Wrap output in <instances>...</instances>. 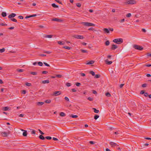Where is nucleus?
Instances as JSON below:
<instances>
[{"label": "nucleus", "instance_id": "1", "mask_svg": "<svg viewBox=\"0 0 151 151\" xmlns=\"http://www.w3.org/2000/svg\"><path fill=\"white\" fill-rule=\"evenodd\" d=\"M113 42L118 44H120L123 42V40L122 38H117L114 40Z\"/></svg>", "mask_w": 151, "mask_h": 151}, {"label": "nucleus", "instance_id": "2", "mask_svg": "<svg viewBox=\"0 0 151 151\" xmlns=\"http://www.w3.org/2000/svg\"><path fill=\"white\" fill-rule=\"evenodd\" d=\"M10 132L8 131L6 132H3L1 133V134L2 136L3 137H7L10 134Z\"/></svg>", "mask_w": 151, "mask_h": 151}, {"label": "nucleus", "instance_id": "3", "mask_svg": "<svg viewBox=\"0 0 151 151\" xmlns=\"http://www.w3.org/2000/svg\"><path fill=\"white\" fill-rule=\"evenodd\" d=\"M126 3L129 4H134L136 3V1L134 0H128L126 2Z\"/></svg>", "mask_w": 151, "mask_h": 151}, {"label": "nucleus", "instance_id": "4", "mask_svg": "<svg viewBox=\"0 0 151 151\" xmlns=\"http://www.w3.org/2000/svg\"><path fill=\"white\" fill-rule=\"evenodd\" d=\"M134 47L136 49L140 50H142L143 49V47L142 46H140L137 45H135L134 46Z\"/></svg>", "mask_w": 151, "mask_h": 151}, {"label": "nucleus", "instance_id": "5", "mask_svg": "<svg viewBox=\"0 0 151 151\" xmlns=\"http://www.w3.org/2000/svg\"><path fill=\"white\" fill-rule=\"evenodd\" d=\"M73 37L77 39H83L84 38L83 36L80 35H74Z\"/></svg>", "mask_w": 151, "mask_h": 151}, {"label": "nucleus", "instance_id": "6", "mask_svg": "<svg viewBox=\"0 0 151 151\" xmlns=\"http://www.w3.org/2000/svg\"><path fill=\"white\" fill-rule=\"evenodd\" d=\"M94 62L95 61L94 60L88 61L86 63V64L89 65H92L93 64Z\"/></svg>", "mask_w": 151, "mask_h": 151}, {"label": "nucleus", "instance_id": "7", "mask_svg": "<svg viewBox=\"0 0 151 151\" xmlns=\"http://www.w3.org/2000/svg\"><path fill=\"white\" fill-rule=\"evenodd\" d=\"M86 26H95V25L94 24L88 23V22H86Z\"/></svg>", "mask_w": 151, "mask_h": 151}, {"label": "nucleus", "instance_id": "8", "mask_svg": "<svg viewBox=\"0 0 151 151\" xmlns=\"http://www.w3.org/2000/svg\"><path fill=\"white\" fill-rule=\"evenodd\" d=\"M61 94V93L60 91H56L53 92V95L55 96H57Z\"/></svg>", "mask_w": 151, "mask_h": 151}, {"label": "nucleus", "instance_id": "9", "mask_svg": "<svg viewBox=\"0 0 151 151\" xmlns=\"http://www.w3.org/2000/svg\"><path fill=\"white\" fill-rule=\"evenodd\" d=\"M103 30L105 33L109 34L110 33L109 29L105 28L103 29Z\"/></svg>", "mask_w": 151, "mask_h": 151}, {"label": "nucleus", "instance_id": "10", "mask_svg": "<svg viewBox=\"0 0 151 151\" xmlns=\"http://www.w3.org/2000/svg\"><path fill=\"white\" fill-rule=\"evenodd\" d=\"M52 21H54L59 22H61L63 21L61 19H58L57 18H53L52 19Z\"/></svg>", "mask_w": 151, "mask_h": 151}, {"label": "nucleus", "instance_id": "11", "mask_svg": "<svg viewBox=\"0 0 151 151\" xmlns=\"http://www.w3.org/2000/svg\"><path fill=\"white\" fill-rule=\"evenodd\" d=\"M16 15V14L14 13H12L10 14L8 16V17L9 19L14 17Z\"/></svg>", "mask_w": 151, "mask_h": 151}, {"label": "nucleus", "instance_id": "12", "mask_svg": "<svg viewBox=\"0 0 151 151\" xmlns=\"http://www.w3.org/2000/svg\"><path fill=\"white\" fill-rule=\"evenodd\" d=\"M53 36V35H44L43 36V37L44 38H51Z\"/></svg>", "mask_w": 151, "mask_h": 151}, {"label": "nucleus", "instance_id": "13", "mask_svg": "<svg viewBox=\"0 0 151 151\" xmlns=\"http://www.w3.org/2000/svg\"><path fill=\"white\" fill-rule=\"evenodd\" d=\"M118 47V46L117 45L113 44L112 45L111 49L112 50H115Z\"/></svg>", "mask_w": 151, "mask_h": 151}, {"label": "nucleus", "instance_id": "14", "mask_svg": "<svg viewBox=\"0 0 151 151\" xmlns=\"http://www.w3.org/2000/svg\"><path fill=\"white\" fill-rule=\"evenodd\" d=\"M111 145L112 147H114L117 146V144L113 142H110Z\"/></svg>", "mask_w": 151, "mask_h": 151}, {"label": "nucleus", "instance_id": "15", "mask_svg": "<svg viewBox=\"0 0 151 151\" xmlns=\"http://www.w3.org/2000/svg\"><path fill=\"white\" fill-rule=\"evenodd\" d=\"M105 62L106 64L109 65H111L112 63V61H109L108 59L105 60Z\"/></svg>", "mask_w": 151, "mask_h": 151}, {"label": "nucleus", "instance_id": "16", "mask_svg": "<svg viewBox=\"0 0 151 151\" xmlns=\"http://www.w3.org/2000/svg\"><path fill=\"white\" fill-rule=\"evenodd\" d=\"M50 82V81L49 80H44V81H42V83L43 84H46V83H49Z\"/></svg>", "mask_w": 151, "mask_h": 151}, {"label": "nucleus", "instance_id": "17", "mask_svg": "<svg viewBox=\"0 0 151 151\" xmlns=\"http://www.w3.org/2000/svg\"><path fill=\"white\" fill-rule=\"evenodd\" d=\"M22 130L24 131L22 134L23 135L24 137L26 136L27 135V131L24 130Z\"/></svg>", "mask_w": 151, "mask_h": 151}, {"label": "nucleus", "instance_id": "18", "mask_svg": "<svg viewBox=\"0 0 151 151\" xmlns=\"http://www.w3.org/2000/svg\"><path fill=\"white\" fill-rule=\"evenodd\" d=\"M10 108L8 106L5 107L3 108V110L4 111H6L10 110Z\"/></svg>", "mask_w": 151, "mask_h": 151}, {"label": "nucleus", "instance_id": "19", "mask_svg": "<svg viewBox=\"0 0 151 151\" xmlns=\"http://www.w3.org/2000/svg\"><path fill=\"white\" fill-rule=\"evenodd\" d=\"M60 115L61 116H65L66 114L64 113L61 112L60 114Z\"/></svg>", "mask_w": 151, "mask_h": 151}, {"label": "nucleus", "instance_id": "20", "mask_svg": "<svg viewBox=\"0 0 151 151\" xmlns=\"http://www.w3.org/2000/svg\"><path fill=\"white\" fill-rule=\"evenodd\" d=\"M6 13L5 12H2L1 13V15L3 17H5L6 16Z\"/></svg>", "mask_w": 151, "mask_h": 151}, {"label": "nucleus", "instance_id": "21", "mask_svg": "<svg viewBox=\"0 0 151 151\" xmlns=\"http://www.w3.org/2000/svg\"><path fill=\"white\" fill-rule=\"evenodd\" d=\"M39 138L42 140H44L45 139V137L42 135H40L39 136Z\"/></svg>", "mask_w": 151, "mask_h": 151}, {"label": "nucleus", "instance_id": "22", "mask_svg": "<svg viewBox=\"0 0 151 151\" xmlns=\"http://www.w3.org/2000/svg\"><path fill=\"white\" fill-rule=\"evenodd\" d=\"M44 104L43 102H39L37 103V105L38 106H41Z\"/></svg>", "mask_w": 151, "mask_h": 151}, {"label": "nucleus", "instance_id": "23", "mask_svg": "<svg viewBox=\"0 0 151 151\" xmlns=\"http://www.w3.org/2000/svg\"><path fill=\"white\" fill-rule=\"evenodd\" d=\"M51 102V100H47L45 101V102L47 104H50Z\"/></svg>", "mask_w": 151, "mask_h": 151}, {"label": "nucleus", "instance_id": "24", "mask_svg": "<svg viewBox=\"0 0 151 151\" xmlns=\"http://www.w3.org/2000/svg\"><path fill=\"white\" fill-rule=\"evenodd\" d=\"M52 6L54 8H58V5H56L55 4H52Z\"/></svg>", "mask_w": 151, "mask_h": 151}, {"label": "nucleus", "instance_id": "25", "mask_svg": "<svg viewBox=\"0 0 151 151\" xmlns=\"http://www.w3.org/2000/svg\"><path fill=\"white\" fill-rule=\"evenodd\" d=\"M93 109L94 110V112L95 113H98L99 112V110H97L95 108H93Z\"/></svg>", "mask_w": 151, "mask_h": 151}, {"label": "nucleus", "instance_id": "26", "mask_svg": "<svg viewBox=\"0 0 151 151\" xmlns=\"http://www.w3.org/2000/svg\"><path fill=\"white\" fill-rule=\"evenodd\" d=\"M70 117H72L73 118H76L78 117V116L77 115H71L70 116Z\"/></svg>", "mask_w": 151, "mask_h": 151}, {"label": "nucleus", "instance_id": "27", "mask_svg": "<svg viewBox=\"0 0 151 151\" xmlns=\"http://www.w3.org/2000/svg\"><path fill=\"white\" fill-rule=\"evenodd\" d=\"M30 74L34 75H37V73L35 72H32L30 73Z\"/></svg>", "mask_w": 151, "mask_h": 151}, {"label": "nucleus", "instance_id": "28", "mask_svg": "<svg viewBox=\"0 0 151 151\" xmlns=\"http://www.w3.org/2000/svg\"><path fill=\"white\" fill-rule=\"evenodd\" d=\"M5 51V49L4 48L0 49V52L2 53L4 52Z\"/></svg>", "mask_w": 151, "mask_h": 151}, {"label": "nucleus", "instance_id": "29", "mask_svg": "<svg viewBox=\"0 0 151 151\" xmlns=\"http://www.w3.org/2000/svg\"><path fill=\"white\" fill-rule=\"evenodd\" d=\"M110 42L109 40L106 41L105 42V45L106 46H108L109 45Z\"/></svg>", "mask_w": 151, "mask_h": 151}, {"label": "nucleus", "instance_id": "30", "mask_svg": "<svg viewBox=\"0 0 151 151\" xmlns=\"http://www.w3.org/2000/svg\"><path fill=\"white\" fill-rule=\"evenodd\" d=\"M63 48L65 49L69 50L70 49L71 47L68 46H64L63 47Z\"/></svg>", "mask_w": 151, "mask_h": 151}, {"label": "nucleus", "instance_id": "31", "mask_svg": "<svg viewBox=\"0 0 151 151\" xmlns=\"http://www.w3.org/2000/svg\"><path fill=\"white\" fill-rule=\"evenodd\" d=\"M106 96L107 97H110L111 96V94L109 92L106 93Z\"/></svg>", "mask_w": 151, "mask_h": 151}, {"label": "nucleus", "instance_id": "32", "mask_svg": "<svg viewBox=\"0 0 151 151\" xmlns=\"http://www.w3.org/2000/svg\"><path fill=\"white\" fill-rule=\"evenodd\" d=\"M45 138L47 139L50 140L52 139V137L50 136H47L45 137Z\"/></svg>", "mask_w": 151, "mask_h": 151}, {"label": "nucleus", "instance_id": "33", "mask_svg": "<svg viewBox=\"0 0 151 151\" xmlns=\"http://www.w3.org/2000/svg\"><path fill=\"white\" fill-rule=\"evenodd\" d=\"M131 14L130 13H128L126 15V17H130L131 16Z\"/></svg>", "mask_w": 151, "mask_h": 151}, {"label": "nucleus", "instance_id": "34", "mask_svg": "<svg viewBox=\"0 0 151 151\" xmlns=\"http://www.w3.org/2000/svg\"><path fill=\"white\" fill-rule=\"evenodd\" d=\"M10 19L13 22H17V20L14 18H11V19Z\"/></svg>", "mask_w": 151, "mask_h": 151}, {"label": "nucleus", "instance_id": "35", "mask_svg": "<svg viewBox=\"0 0 151 151\" xmlns=\"http://www.w3.org/2000/svg\"><path fill=\"white\" fill-rule=\"evenodd\" d=\"M89 72L93 76L95 75V73L93 71H91Z\"/></svg>", "mask_w": 151, "mask_h": 151}, {"label": "nucleus", "instance_id": "36", "mask_svg": "<svg viewBox=\"0 0 151 151\" xmlns=\"http://www.w3.org/2000/svg\"><path fill=\"white\" fill-rule=\"evenodd\" d=\"M38 64L40 66H42L43 65V63L41 62H39L38 63Z\"/></svg>", "mask_w": 151, "mask_h": 151}, {"label": "nucleus", "instance_id": "37", "mask_svg": "<svg viewBox=\"0 0 151 151\" xmlns=\"http://www.w3.org/2000/svg\"><path fill=\"white\" fill-rule=\"evenodd\" d=\"M99 117V116L98 115H95L94 117V119L95 120H96Z\"/></svg>", "mask_w": 151, "mask_h": 151}, {"label": "nucleus", "instance_id": "38", "mask_svg": "<svg viewBox=\"0 0 151 151\" xmlns=\"http://www.w3.org/2000/svg\"><path fill=\"white\" fill-rule=\"evenodd\" d=\"M76 85L77 86H79L81 85V84L80 83L77 82L76 83Z\"/></svg>", "mask_w": 151, "mask_h": 151}, {"label": "nucleus", "instance_id": "39", "mask_svg": "<svg viewBox=\"0 0 151 151\" xmlns=\"http://www.w3.org/2000/svg\"><path fill=\"white\" fill-rule=\"evenodd\" d=\"M87 99L90 101H92L93 100V98L91 97H88L87 98Z\"/></svg>", "mask_w": 151, "mask_h": 151}, {"label": "nucleus", "instance_id": "40", "mask_svg": "<svg viewBox=\"0 0 151 151\" xmlns=\"http://www.w3.org/2000/svg\"><path fill=\"white\" fill-rule=\"evenodd\" d=\"M62 75H60V74L56 75V77H58V78H61L62 77Z\"/></svg>", "mask_w": 151, "mask_h": 151}, {"label": "nucleus", "instance_id": "41", "mask_svg": "<svg viewBox=\"0 0 151 151\" xmlns=\"http://www.w3.org/2000/svg\"><path fill=\"white\" fill-rule=\"evenodd\" d=\"M89 143L91 144L94 145L95 144V142L92 141H90Z\"/></svg>", "mask_w": 151, "mask_h": 151}, {"label": "nucleus", "instance_id": "42", "mask_svg": "<svg viewBox=\"0 0 151 151\" xmlns=\"http://www.w3.org/2000/svg\"><path fill=\"white\" fill-rule=\"evenodd\" d=\"M26 85L27 86H30L31 85V84L30 83H26Z\"/></svg>", "mask_w": 151, "mask_h": 151}, {"label": "nucleus", "instance_id": "43", "mask_svg": "<svg viewBox=\"0 0 151 151\" xmlns=\"http://www.w3.org/2000/svg\"><path fill=\"white\" fill-rule=\"evenodd\" d=\"M66 85L68 87H69L71 86L70 83H67L66 84Z\"/></svg>", "mask_w": 151, "mask_h": 151}, {"label": "nucleus", "instance_id": "44", "mask_svg": "<svg viewBox=\"0 0 151 151\" xmlns=\"http://www.w3.org/2000/svg\"><path fill=\"white\" fill-rule=\"evenodd\" d=\"M17 71L19 72H22L23 71V70L22 69H17Z\"/></svg>", "mask_w": 151, "mask_h": 151}, {"label": "nucleus", "instance_id": "45", "mask_svg": "<svg viewBox=\"0 0 151 151\" xmlns=\"http://www.w3.org/2000/svg\"><path fill=\"white\" fill-rule=\"evenodd\" d=\"M55 1L56 2H57L58 3H59L60 4H62V3L60 1H59L58 0H55Z\"/></svg>", "mask_w": 151, "mask_h": 151}, {"label": "nucleus", "instance_id": "46", "mask_svg": "<svg viewBox=\"0 0 151 151\" xmlns=\"http://www.w3.org/2000/svg\"><path fill=\"white\" fill-rule=\"evenodd\" d=\"M38 131H39L40 133L42 134V135H43L44 134V133L43 132H42L40 130V129H38Z\"/></svg>", "mask_w": 151, "mask_h": 151}, {"label": "nucleus", "instance_id": "47", "mask_svg": "<svg viewBox=\"0 0 151 151\" xmlns=\"http://www.w3.org/2000/svg\"><path fill=\"white\" fill-rule=\"evenodd\" d=\"M18 17L19 19H23V17L22 16H19Z\"/></svg>", "mask_w": 151, "mask_h": 151}, {"label": "nucleus", "instance_id": "48", "mask_svg": "<svg viewBox=\"0 0 151 151\" xmlns=\"http://www.w3.org/2000/svg\"><path fill=\"white\" fill-rule=\"evenodd\" d=\"M43 64L46 66L49 67L50 65L45 62H44Z\"/></svg>", "mask_w": 151, "mask_h": 151}, {"label": "nucleus", "instance_id": "49", "mask_svg": "<svg viewBox=\"0 0 151 151\" xmlns=\"http://www.w3.org/2000/svg\"><path fill=\"white\" fill-rule=\"evenodd\" d=\"M100 75H98V74H97V75H95V77L96 78H99L100 77Z\"/></svg>", "mask_w": 151, "mask_h": 151}, {"label": "nucleus", "instance_id": "50", "mask_svg": "<svg viewBox=\"0 0 151 151\" xmlns=\"http://www.w3.org/2000/svg\"><path fill=\"white\" fill-rule=\"evenodd\" d=\"M77 6L78 7H80L81 6V4L79 3H77L76 4Z\"/></svg>", "mask_w": 151, "mask_h": 151}, {"label": "nucleus", "instance_id": "51", "mask_svg": "<svg viewBox=\"0 0 151 151\" xmlns=\"http://www.w3.org/2000/svg\"><path fill=\"white\" fill-rule=\"evenodd\" d=\"M26 90H23L22 91V93L23 94H26Z\"/></svg>", "mask_w": 151, "mask_h": 151}, {"label": "nucleus", "instance_id": "52", "mask_svg": "<svg viewBox=\"0 0 151 151\" xmlns=\"http://www.w3.org/2000/svg\"><path fill=\"white\" fill-rule=\"evenodd\" d=\"M65 99L66 101H69V98L67 97H65Z\"/></svg>", "mask_w": 151, "mask_h": 151}, {"label": "nucleus", "instance_id": "53", "mask_svg": "<svg viewBox=\"0 0 151 151\" xmlns=\"http://www.w3.org/2000/svg\"><path fill=\"white\" fill-rule=\"evenodd\" d=\"M58 43L59 45H63L64 44L62 43V42L61 41H58Z\"/></svg>", "mask_w": 151, "mask_h": 151}, {"label": "nucleus", "instance_id": "54", "mask_svg": "<svg viewBox=\"0 0 151 151\" xmlns=\"http://www.w3.org/2000/svg\"><path fill=\"white\" fill-rule=\"evenodd\" d=\"M0 25H1L2 26H7V24L4 23H1V24H0Z\"/></svg>", "mask_w": 151, "mask_h": 151}, {"label": "nucleus", "instance_id": "55", "mask_svg": "<svg viewBox=\"0 0 151 151\" xmlns=\"http://www.w3.org/2000/svg\"><path fill=\"white\" fill-rule=\"evenodd\" d=\"M44 53H46L48 54H50L51 53V52L50 51H45L44 52Z\"/></svg>", "mask_w": 151, "mask_h": 151}, {"label": "nucleus", "instance_id": "56", "mask_svg": "<svg viewBox=\"0 0 151 151\" xmlns=\"http://www.w3.org/2000/svg\"><path fill=\"white\" fill-rule=\"evenodd\" d=\"M147 84L145 83H144L142 85V86L143 87H145L146 86Z\"/></svg>", "mask_w": 151, "mask_h": 151}, {"label": "nucleus", "instance_id": "57", "mask_svg": "<svg viewBox=\"0 0 151 151\" xmlns=\"http://www.w3.org/2000/svg\"><path fill=\"white\" fill-rule=\"evenodd\" d=\"M48 73V72L46 71H42V73L43 74H46Z\"/></svg>", "mask_w": 151, "mask_h": 151}, {"label": "nucleus", "instance_id": "58", "mask_svg": "<svg viewBox=\"0 0 151 151\" xmlns=\"http://www.w3.org/2000/svg\"><path fill=\"white\" fill-rule=\"evenodd\" d=\"M31 133L32 134H35V132L34 130H33L31 132Z\"/></svg>", "mask_w": 151, "mask_h": 151}, {"label": "nucleus", "instance_id": "59", "mask_svg": "<svg viewBox=\"0 0 151 151\" xmlns=\"http://www.w3.org/2000/svg\"><path fill=\"white\" fill-rule=\"evenodd\" d=\"M144 96H148V94L147 93H144Z\"/></svg>", "mask_w": 151, "mask_h": 151}, {"label": "nucleus", "instance_id": "60", "mask_svg": "<svg viewBox=\"0 0 151 151\" xmlns=\"http://www.w3.org/2000/svg\"><path fill=\"white\" fill-rule=\"evenodd\" d=\"M72 91L73 92H76V90L75 88L72 89Z\"/></svg>", "mask_w": 151, "mask_h": 151}, {"label": "nucleus", "instance_id": "61", "mask_svg": "<svg viewBox=\"0 0 151 151\" xmlns=\"http://www.w3.org/2000/svg\"><path fill=\"white\" fill-rule=\"evenodd\" d=\"M52 139L54 140H55V141H57L58 140V139L57 138H56L55 137H53V138H52Z\"/></svg>", "mask_w": 151, "mask_h": 151}, {"label": "nucleus", "instance_id": "62", "mask_svg": "<svg viewBox=\"0 0 151 151\" xmlns=\"http://www.w3.org/2000/svg\"><path fill=\"white\" fill-rule=\"evenodd\" d=\"M14 29V27H10L8 29Z\"/></svg>", "mask_w": 151, "mask_h": 151}, {"label": "nucleus", "instance_id": "63", "mask_svg": "<svg viewBox=\"0 0 151 151\" xmlns=\"http://www.w3.org/2000/svg\"><path fill=\"white\" fill-rule=\"evenodd\" d=\"M144 93H145V92H144V91H142L140 92V93L141 94H144Z\"/></svg>", "mask_w": 151, "mask_h": 151}, {"label": "nucleus", "instance_id": "64", "mask_svg": "<svg viewBox=\"0 0 151 151\" xmlns=\"http://www.w3.org/2000/svg\"><path fill=\"white\" fill-rule=\"evenodd\" d=\"M124 84H121L119 86V87L120 88H122L123 87V86H124Z\"/></svg>", "mask_w": 151, "mask_h": 151}]
</instances>
